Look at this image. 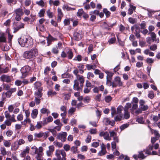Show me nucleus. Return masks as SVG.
Wrapping results in <instances>:
<instances>
[{
  "instance_id": "nucleus-1",
  "label": "nucleus",
  "mask_w": 160,
  "mask_h": 160,
  "mask_svg": "<svg viewBox=\"0 0 160 160\" xmlns=\"http://www.w3.org/2000/svg\"><path fill=\"white\" fill-rule=\"evenodd\" d=\"M19 44L22 47L30 48L33 45L32 39L25 36L21 37L18 39Z\"/></svg>"
},
{
  "instance_id": "nucleus-2",
  "label": "nucleus",
  "mask_w": 160,
  "mask_h": 160,
  "mask_svg": "<svg viewBox=\"0 0 160 160\" xmlns=\"http://www.w3.org/2000/svg\"><path fill=\"white\" fill-rule=\"evenodd\" d=\"M84 79L82 76H78L77 78L74 81V90L77 91L82 90Z\"/></svg>"
},
{
  "instance_id": "nucleus-3",
  "label": "nucleus",
  "mask_w": 160,
  "mask_h": 160,
  "mask_svg": "<svg viewBox=\"0 0 160 160\" xmlns=\"http://www.w3.org/2000/svg\"><path fill=\"white\" fill-rule=\"evenodd\" d=\"M38 54V51L35 48H33L29 51H25L23 53L24 58L28 59H32L35 57Z\"/></svg>"
},
{
  "instance_id": "nucleus-4",
  "label": "nucleus",
  "mask_w": 160,
  "mask_h": 160,
  "mask_svg": "<svg viewBox=\"0 0 160 160\" xmlns=\"http://www.w3.org/2000/svg\"><path fill=\"white\" fill-rule=\"evenodd\" d=\"M159 146V144L158 143H156L155 144H152V145H149L148 147L146 149L145 151V154L148 155H157L158 153L157 152L152 151V152L151 151L152 150L153 148L155 149H157Z\"/></svg>"
},
{
  "instance_id": "nucleus-5",
  "label": "nucleus",
  "mask_w": 160,
  "mask_h": 160,
  "mask_svg": "<svg viewBox=\"0 0 160 160\" xmlns=\"http://www.w3.org/2000/svg\"><path fill=\"white\" fill-rule=\"evenodd\" d=\"M55 155L56 158H54L53 160H66V154L63 149L56 150Z\"/></svg>"
},
{
  "instance_id": "nucleus-6",
  "label": "nucleus",
  "mask_w": 160,
  "mask_h": 160,
  "mask_svg": "<svg viewBox=\"0 0 160 160\" xmlns=\"http://www.w3.org/2000/svg\"><path fill=\"white\" fill-rule=\"evenodd\" d=\"M34 93V101L37 105H39L41 102V100L42 99V97L43 93L42 90L39 89V90H35Z\"/></svg>"
},
{
  "instance_id": "nucleus-7",
  "label": "nucleus",
  "mask_w": 160,
  "mask_h": 160,
  "mask_svg": "<svg viewBox=\"0 0 160 160\" xmlns=\"http://www.w3.org/2000/svg\"><path fill=\"white\" fill-rule=\"evenodd\" d=\"M31 69V67L28 65L25 66L22 68L20 70L22 74L21 78H24L28 75Z\"/></svg>"
},
{
  "instance_id": "nucleus-8",
  "label": "nucleus",
  "mask_w": 160,
  "mask_h": 160,
  "mask_svg": "<svg viewBox=\"0 0 160 160\" xmlns=\"http://www.w3.org/2000/svg\"><path fill=\"white\" fill-rule=\"evenodd\" d=\"M123 85L122 82L119 76L116 77L112 81V88H116L117 86L121 87Z\"/></svg>"
},
{
  "instance_id": "nucleus-9",
  "label": "nucleus",
  "mask_w": 160,
  "mask_h": 160,
  "mask_svg": "<svg viewBox=\"0 0 160 160\" xmlns=\"http://www.w3.org/2000/svg\"><path fill=\"white\" fill-rule=\"evenodd\" d=\"M12 78V76L6 74H3L0 77V80L1 81L7 83L10 82Z\"/></svg>"
},
{
  "instance_id": "nucleus-10",
  "label": "nucleus",
  "mask_w": 160,
  "mask_h": 160,
  "mask_svg": "<svg viewBox=\"0 0 160 160\" xmlns=\"http://www.w3.org/2000/svg\"><path fill=\"white\" fill-rule=\"evenodd\" d=\"M67 133L65 132H62L59 133L57 136V138L64 142L66 140Z\"/></svg>"
},
{
  "instance_id": "nucleus-11",
  "label": "nucleus",
  "mask_w": 160,
  "mask_h": 160,
  "mask_svg": "<svg viewBox=\"0 0 160 160\" xmlns=\"http://www.w3.org/2000/svg\"><path fill=\"white\" fill-rule=\"evenodd\" d=\"M152 133L155 136V137L151 138V142L152 144H154L159 138L160 136L157 131H154L153 132H152Z\"/></svg>"
},
{
  "instance_id": "nucleus-12",
  "label": "nucleus",
  "mask_w": 160,
  "mask_h": 160,
  "mask_svg": "<svg viewBox=\"0 0 160 160\" xmlns=\"http://www.w3.org/2000/svg\"><path fill=\"white\" fill-rule=\"evenodd\" d=\"M75 40L78 41L81 39L82 37V31H79L75 32L73 34Z\"/></svg>"
},
{
  "instance_id": "nucleus-13",
  "label": "nucleus",
  "mask_w": 160,
  "mask_h": 160,
  "mask_svg": "<svg viewBox=\"0 0 160 160\" xmlns=\"http://www.w3.org/2000/svg\"><path fill=\"white\" fill-rule=\"evenodd\" d=\"M103 122L106 125H110L112 126L115 124V122L114 120H110L108 118H105L103 119Z\"/></svg>"
},
{
  "instance_id": "nucleus-14",
  "label": "nucleus",
  "mask_w": 160,
  "mask_h": 160,
  "mask_svg": "<svg viewBox=\"0 0 160 160\" xmlns=\"http://www.w3.org/2000/svg\"><path fill=\"white\" fill-rule=\"evenodd\" d=\"M100 135L104 137V138L106 140L110 141L111 139L109 136V132H102L100 133Z\"/></svg>"
},
{
  "instance_id": "nucleus-15",
  "label": "nucleus",
  "mask_w": 160,
  "mask_h": 160,
  "mask_svg": "<svg viewBox=\"0 0 160 160\" xmlns=\"http://www.w3.org/2000/svg\"><path fill=\"white\" fill-rule=\"evenodd\" d=\"M30 150V148L28 146H27L26 148L23 150L20 154V156L21 158H24L26 156V154L29 153Z\"/></svg>"
},
{
  "instance_id": "nucleus-16",
  "label": "nucleus",
  "mask_w": 160,
  "mask_h": 160,
  "mask_svg": "<svg viewBox=\"0 0 160 160\" xmlns=\"http://www.w3.org/2000/svg\"><path fill=\"white\" fill-rule=\"evenodd\" d=\"M49 150L46 151V154L48 156H50L54 150V147L51 145L49 147Z\"/></svg>"
},
{
  "instance_id": "nucleus-17",
  "label": "nucleus",
  "mask_w": 160,
  "mask_h": 160,
  "mask_svg": "<svg viewBox=\"0 0 160 160\" xmlns=\"http://www.w3.org/2000/svg\"><path fill=\"white\" fill-rule=\"evenodd\" d=\"M42 84L39 82H36L34 83V89L35 90H39V89L43 90V88L41 87Z\"/></svg>"
},
{
  "instance_id": "nucleus-18",
  "label": "nucleus",
  "mask_w": 160,
  "mask_h": 160,
  "mask_svg": "<svg viewBox=\"0 0 160 160\" xmlns=\"http://www.w3.org/2000/svg\"><path fill=\"white\" fill-rule=\"evenodd\" d=\"M35 136L36 137L40 138L43 136L44 138H46L47 137V133L45 132L44 133L40 132L38 133H35Z\"/></svg>"
},
{
  "instance_id": "nucleus-19",
  "label": "nucleus",
  "mask_w": 160,
  "mask_h": 160,
  "mask_svg": "<svg viewBox=\"0 0 160 160\" xmlns=\"http://www.w3.org/2000/svg\"><path fill=\"white\" fill-rule=\"evenodd\" d=\"M14 12L16 15H19L22 16L23 14V12L21 8H18L16 9L14 11Z\"/></svg>"
},
{
  "instance_id": "nucleus-20",
  "label": "nucleus",
  "mask_w": 160,
  "mask_h": 160,
  "mask_svg": "<svg viewBox=\"0 0 160 160\" xmlns=\"http://www.w3.org/2000/svg\"><path fill=\"white\" fill-rule=\"evenodd\" d=\"M38 113V110L37 109H35L33 110L31 114V116L33 119H35L37 117Z\"/></svg>"
},
{
  "instance_id": "nucleus-21",
  "label": "nucleus",
  "mask_w": 160,
  "mask_h": 160,
  "mask_svg": "<svg viewBox=\"0 0 160 160\" xmlns=\"http://www.w3.org/2000/svg\"><path fill=\"white\" fill-rule=\"evenodd\" d=\"M129 7L130 8L128 9V14L131 15L133 13V11L135 10L136 7L131 4H129Z\"/></svg>"
},
{
  "instance_id": "nucleus-22",
  "label": "nucleus",
  "mask_w": 160,
  "mask_h": 160,
  "mask_svg": "<svg viewBox=\"0 0 160 160\" xmlns=\"http://www.w3.org/2000/svg\"><path fill=\"white\" fill-rule=\"evenodd\" d=\"M30 151V154L34 155L37 153L38 148L35 146H32L31 148Z\"/></svg>"
},
{
  "instance_id": "nucleus-23",
  "label": "nucleus",
  "mask_w": 160,
  "mask_h": 160,
  "mask_svg": "<svg viewBox=\"0 0 160 160\" xmlns=\"http://www.w3.org/2000/svg\"><path fill=\"white\" fill-rule=\"evenodd\" d=\"M45 125L44 124L43 121H39L37 122V124L35 125L36 128L38 129H40L43 126Z\"/></svg>"
},
{
  "instance_id": "nucleus-24",
  "label": "nucleus",
  "mask_w": 160,
  "mask_h": 160,
  "mask_svg": "<svg viewBox=\"0 0 160 160\" xmlns=\"http://www.w3.org/2000/svg\"><path fill=\"white\" fill-rule=\"evenodd\" d=\"M111 35L112 36V37L110 38L108 41V42L109 45L114 44L116 40L114 34L112 33L111 34Z\"/></svg>"
},
{
  "instance_id": "nucleus-25",
  "label": "nucleus",
  "mask_w": 160,
  "mask_h": 160,
  "mask_svg": "<svg viewBox=\"0 0 160 160\" xmlns=\"http://www.w3.org/2000/svg\"><path fill=\"white\" fill-rule=\"evenodd\" d=\"M52 120L53 118L51 116H50L48 118H44L43 121L44 122V124L46 125L48 123L52 121Z\"/></svg>"
},
{
  "instance_id": "nucleus-26",
  "label": "nucleus",
  "mask_w": 160,
  "mask_h": 160,
  "mask_svg": "<svg viewBox=\"0 0 160 160\" xmlns=\"http://www.w3.org/2000/svg\"><path fill=\"white\" fill-rule=\"evenodd\" d=\"M48 45L49 46L51 43L52 41L56 40V39L52 37L49 34L48 37L47 38Z\"/></svg>"
},
{
  "instance_id": "nucleus-27",
  "label": "nucleus",
  "mask_w": 160,
  "mask_h": 160,
  "mask_svg": "<svg viewBox=\"0 0 160 160\" xmlns=\"http://www.w3.org/2000/svg\"><path fill=\"white\" fill-rule=\"evenodd\" d=\"M145 150H144L143 151H141L139 152V154L138 155V157H139V158L143 159L146 158V156H145L143 153V152H144L145 153Z\"/></svg>"
},
{
  "instance_id": "nucleus-28",
  "label": "nucleus",
  "mask_w": 160,
  "mask_h": 160,
  "mask_svg": "<svg viewBox=\"0 0 160 160\" xmlns=\"http://www.w3.org/2000/svg\"><path fill=\"white\" fill-rule=\"evenodd\" d=\"M62 9H66L67 11H72L75 9V8H72L67 5H64L62 6Z\"/></svg>"
},
{
  "instance_id": "nucleus-29",
  "label": "nucleus",
  "mask_w": 160,
  "mask_h": 160,
  "mask_svg": "<svg viewBox=\"0 0 160 160\" xmlns=\"http://www.w3.org/2000/svg\"><path fill=\"white\" fill-rule=\"evenodd\" d=\"M151 36V38H152V42L156 41V35L154 32H151L149 34Z\"/></svg>"
},
{
  "instance_id": "nucleus-30",
  "label": "nucleus",
  "mask_w": 160,
  "mask_h": 160,
  "mask_svg": "<svg viewBox=\"0 0 160 160\" xmlns=\"http://www.w3.org/2000/svg\"><path fill=\"white\" fill-rule=\"evenodd\" d=\"M41 112L43 114H48L50 113V112L49 110L46 108H42L40 110Z\"/></svg>"
},
{
  "instance_id": "nucleus-31",
  "label": "nucleus",
  "mask_w": 160,
  "mask_h": 160,
  "mask_svg": "<svg viewBox=\"0 0 160 160\" xmlns=\"http://www.w3.org/2000/svg\"><path fill=\"white\" fill-rule=\"evenodd\" d=\"M134 29H135V34L137 33H140V29L138 26H135V27H132L131 30L132 31L134 30Z\"/></svg>"
},
{
  "instance_id": "nucleus-32",
  "label": "nucleus",
  "mask_w": 160,
  "mask_h": 160,
  "mask_svg": "<svg viewBox=\"0 0 160 160\" xmlns=\"http://www.w3.org/2000/svg\"><path fill=\"white\" fill-rule=\"evenodd\" d=\"M11 144L10 140L4 141L3 145L6 147H9L11 146Z\"/></svg>"
},
{
  "instance_id": "nucleus-33",
  "label": "nucleus",
  "mask_w": 160,
  "mask_h": 160,
  "mask_svg": "<svg viewBox=\"0 0 160 160\" xmlns=\"http://www.w3.org/2000/svg\"><path fill=\"white\" fill-rule=\"evenodd\" d=\"M43 155V154H42L37 153L35 158L37 160H46L45 159H43V158L42 157Z\"/></svg>"
},
{
  "instance_id": "nucleus-34",
  "label": "nucleus",
  "mask_w": 160,
  "mask_h": 160,
  "mask_svg": "<svg viewBox=\"0 0 160 160\" xmlns=\"http://www.w3.org/2000/svg\"><path fill=\"white\" fill-rule=\"evenodd\" d=\"M68 58L69 59H71L73 56V53L71 50H69L67 52Z\"/></svg>"
},
{
  "instance_id": "nucleus-35",
  "label": "nucleus",
  "mask_w": 160,
  "mask_h": 160,
  "mask_svg": "<svg viewBox=\"0 0 160 160\" xmlns=\"http://www.w3.org/2000/svg\"><path fill=\"white\" fill-rule=\"evenodd\" d=\"M9 70L8 67H6L5 68H3L1 67V74L7 73Z\"/></svg>"
},
{
  "instance_id": "nucleus-36",
  "label": "nucleus",
  "mask_w": 160,
  "mask_h": 160,
  "mask_svg": "<svg viewBox=\"0 0 160 160\" xmlns=\"http://www.w3.org/2000/svg\"><path fill=\"white\" fill-rule=\"evenodd\" d=\"M124 118L126 119L129 118L130 116V113L128 111L124 110Z\"/></svg>"
},
{
  "instance_id": "nucleus-37",
  "label": "nucleus",
  "mask_w": 160,
  "mask_h": 160,
  "mask_svg": "<svg viewBox=\"0 0 160 160\" xmlns=\"http://www.w3.org/2000/svg\"><path fill=\"white\" fill-rule=\"evenodd\" d=\"M132 108L131 109V113H134V110L136 109L138 107V105L137 104L132 103Z\"/></svg>"
},
{
  "instance_id": "nucleus-38",
  "label": "nucleus",
  "mask_w": 160,
  "mask_h": 160,
  "mask_svg": "<svg viewBox=\"0 0 160 160\" xmlns=\"http://www.w3.org/2000/svg\"><path fill=\"white\" fill-rule=\"evenodd\" d=\"M105 73L107 74L106 78H111L113 76L114 73L108 71L105 72Z\"/></svg>"
},
{
  "instance_id": "nucleus-39",
  "label": "nucleus",
  "mask_w": 160,
  "mask_h": 160,
  "mask_svg": "<svg viewBox=\"0 0 160 160\" xmlns=\"http://www.w3.org/2000/svg\"><path fill=\"white\" fill-rule=\"evenodd\" d=\"M107 78L106 84L109 87L112 86V82H111V78Z\"/></svg>"
},
{
  "instance_id": "nucleus-40",
  "label": "nucleus",
  "mask_w": 160,
  "mask_h": 160,
  "mask_svg": "<svg viewBox=\"0 0 160 160\" xmlns=\"http://www.w3.org/2000/svg\"><path fill=\"white\" fill-rule=\"evenodd\" d=\"M76 108L71 107L68 110V113L70 115H72L76 111Z\"/></svg>"
},
{
  "instance_id": "nucleus-41",
  "label": "nucleus",
  "mask_w": 160,
  "mask_h": 160,
  "mask_svg": "<svg viewBox=\"0 0 160 160\" xmlns=\"http://www.w3.org/2000/svg\"><path fill=\"white\" fill-rule=\"evenodd\" d=\"M19 147V146L18 144H17L16 142L14 143L13 145H12L11 147V150H16Z\"/></svg>"
},
{
  "instance_id": "nucleus-42",
  "label": "nucleus",
  "mask_w": 160,
  "mask_h": 160,
  "mask_svg": "<svg viewBox=\"0 0 160 160\" xmlns=\"http://www.w3.org/2000/svg\"><path fill=\"white\" fill-rule=\"evenodd\" d=\"M45 11V9L43 8L40 10L38 13L39 16L40 17H42L44 16Z\"/></svg>"
},
{
  "instance_id": "nucleus-43",
  "label": "nucleus",
  "mask_w": 160,
  "mask_h": 160,
  "mask_svg": "<svg viewBox=\"0 0 160 160\" xmlns=\"http://www.w3.org/2000/svg\"><path fill=\"white\" fill-rule=\"evenodd\" d=\"M103 12L105 14V15L107 17H109L111 14L110 12L106 8H104L103 9Z\"/></svg>"
},
{
  "instance_id": "nucleus-44",
  "label": "nucleus",
  "mask_w": 160,
  "mask_h": 160,
  "mask_svg": "<svg viewBox=\"0 0 160 160\" xmlns=\"http://www.w3.org/2000/svg\"><path fill=\"white\" fill-rule=\"evenodd\" d=\"M107 151L106 149H101L98 153V155L99 156H102L106 154Z\"/></svg>"
},
{
  "instance_id": "nucleus-45",
  "label": "nucleus",
  "mask_w": 160,
  "mask_h": 160,
  "mask_svg": "<svg viewBox=\"0 0 160 160\" xmlns=\"http://www.w3.org/2000/svg\"><path fill=\"white\" fill-rule=\"evenodd\" d=\"M30 119L29 118H26V119L23 121L21 122V123L22 125H25L27 123H30Z\"/></svg>"
},
{
  "instance_id": "nucleus-46",
  "label": "nucleus",
  "mask_w": 160,
  "mask_h": 160,
  "mask_svg": "<svg viewBox=\"0 0 160 160\" xmlns=\"http://www.w3.org/2000/svg\"><path fill=\"white\" fill-rule=\"evenodd\" d=\"M0 151L1 154L3 156L6 155L7 154V152L5 148L3 147H1L0 148Z\"/></svg>"
},
{
  "instance_id": "nucleus-47",
  "label": "nucleus",
  "mask_w": 160,
  "mask_h": 160,
  "mask_svg": "<svg viewBox=\"0 0 160 160\" xmlns=\"http://www.w3.org/2000/svg\"><path fill=\"white\" fill-rule=\"evenodd\" d=\"M17 142L19 146L22 145L23 144L25 143V142L23 139H21L18 140Z\"/></svg>"
},
{
  "instance_id": "nucleus-48",
  "label": "nucleus",
  "mask_w": 160,
  "mask_h": 160,
  "mask_svg": "<svg viewBox=\"0 0 160 160\" xmlns=\"http://www.w3.org/2000/svg\"><path fill=\"white\" fill-rule=\"evenodd\" d=\"M118 114L114 117V120L116 121H120L122 120V116L120 114Z\"/></svg>"
},
{
  "instance_id": "nucleus-49",
  "label": "nucleus",
  "mask_w": 160,
  "mask_h": 160,
  "mask_svg": "<svg viewBox=\"0 0 160 160\" xmlns=\"http://www.w3.org/2000/svg\"><path fill=\"white\" fill-rule=\"evenodd\" d=\"M36 4L42 7H43L44 6V3L43 1L42 0H40L39 1H37L36 2Z\"/></svg>"
},
{
  "instance_id": "nucleus-50",
  "label": "nucleus",
  "mask_w": 160,
  "mask_h": 160,
  "mask_svg": "<svg viewBox=\"0 0 160 160\" xmlns=\"http://www.w3.org/2000/svg\"><path fill=\"white\" fill-rule=\"evenodd\" d=\"M123 109V107L122 106H119L117 108V113L118 114H120L121 113V112Z\"/></svg>"
},
{
  "instance_id": "nucleus-51",
  "label": "nucleus",
  "mask_w": 160,
  "mask_h": 160,
  "mask_svg": "<svg viewBox=\"0 0 160 160\" xmlns=\"http://www.w3.org/2000/svg\"><path fill=\"white\" fill-rule=\"evenodd\" d=\"M104 99L106 102H109L112 100V98L110 96L108 95L105 97Z\"/></svg>"
},
{
  "instance_id": "nucleus-52",
  "label": "nucleus",
  "mask_w": 160,
  "mask_h": 160,
  "mask_svg": "<svg viewBox=\"0 0 160 160\" xmlns=\"http://www.w3.org/2000/svg\"><path fill=\"white\" fill-rule=\"evenodd\" d=\"M12 122L9 119H6L4 122V123L6 126H10Z\"/></svg>"
},
{
  "instance_id": "nucleus-53",
  "label": "nucleus",
  "mask_w": 160,
  "mask_h": 160,
  "mask_svg": "<svg viewBox=\"0 0 160 160\" xmlns=\"http://www.w3.org/2000/svg\"><path fill=\"white\" fill-rule=\"evenodd\" d=\"M111 116L113 117L114 115L116 114V108L114 107H112L111 109Z\"/></svg>"
},
{
  "instance_id": "nucleus-54",
  "label": "nucleus",
  "mask_w": 160,
  "mask_h": 160,
  "mask_svg": "<svg viewBox=\"0 0 160 160\" xmlns=\"http://www.w3.org/2000/svg\"><path fill=\"white\" fill-rule=\"evenodd\" d=\"M70 146L68 144H66L63 146L64 150L66 152L68 151L70 149Z\"/></svg>"
},
{
  "instance_id": "nucleus-55",
  "label": "nucleus",
  "mask_w": 160,
  "mask_h": 160,
  "mask_svg": "<svg viewBox=\"0 0 160 160\" xmlns=\"http://www.w3.org/2000/svg\"><path fill=\"white\" fill-rule=\"evenodd\" d=\"M157 46L156 44H153L149 47L150 49L152 51H155L157 49Z\"/></svg>"
},
{
  "instance_id": "nucleus-56",
  "label": "nucleus",
  "mask_w": 160,
  "mask_h": 160,
  "mask_svg": "<svg viewBox=\"0 0 160 160\" xmlns=\"http://www.w3.org/2000/svg\"><path fill=\"white\" fill-rule=\"evenodd\" d=\"M137 121L138 123L141 124L143 123L144 122L143 118L141 117L138 118L137 119Z\"/></svg>"
},
{
  "instance_id": "nucleus-57",
  "label": "nucleus",
  "mask_w": 160,
  "mask_h": 160,
  "mask_svg": "<svg viewBox=\"0 0 160 160\" xmlns=\"http://www.w3.org/2000/svg\"><path fill=\"white\" fill-rule=\"evenodd\" d=\"M132 106L131 103H126L124 109V110L128 111V109Z\"/></svg>"
},
{
  "instance_id": "nucleus-58",
  "label": "nucleus",
  "mask_w": 160,
  "mask_h": 160,
  "mask_svg": "<svg viewBox=\"0 0 160 160\" xmlns=\"http://www.w3.org/2000/svg\"><path fill=\"white\" fill-rule=\"evenodd\" d=\"M91 89V88H88L86 86H85L84 90H83V92L84 93H88L90 92Z\"/></svg>"
},
{
  "instance_id": "nucleus-59",
  "label": "nucleus",
  "mask_w": 160,
  "mask_h": 160,
  "mask_svg": "<svg viewBox=\"0 0 160 160\" xmlns=\"http://www.w3.org/2000/svg\"><path fill=\"white\" fill-rule=\"evenodd\" d=\"M6 40V38L4 34H2L1 36H0V42H5Z\"/></svg>"
},
{
  "instance_id": "nucleus-60",
  "label": "nucleus",
  "mask_w": 160,
  "mask_h": 160,
  "mask_svg": "<svg viewBox=\"0 0 160 160\" xmlns=\"http://www.w3.org/2000/svg\"><path fill=\"white\" fill-rule=\"evenodd\" d=\"M47 14L49 18H51L53 17V13L50 11V9H48L47 11Z\"/></svg>"
},
{
  "instance_id": "nucleus-61",
  "label": "nucleus",
  "mask_w": 160,
  "mask_h": 160,
  "mask_svg": "<svg viewBox=\"0 0 160 160\" xmlns=\"http://www.w3.org/2000/svg\"><path fill=\"white\" fill-rule=\"evenodd\" d=\"M52 52L54 54H57L59 52V51L57 47H54L52 48Z\"/></svg>"
},
{
  "instance_id": "nucleus-62",
  "label": "nucleus",
  "mask_w": 160,
  "mask_h": 160,
  "mask_svg": "<svg viewBox=\"0 0 160 160\" xmlns=\"http://www.w3.org/2000/svg\"><path fill=\"white\" fill-rule=\"evenodd\" d=\"M54 145L59 148H60L62 147V144L61 142H55Z\"/></svg>"
},
{
  "instance_id": "nucleus-63",
  "label": "nucleus",
  "mask_w": 160,
  "mask_h": 160,
  "mask_svg": "<svg viewBox=\"0 0 160 160\" xmlns=\"http://www.w3.org/2000/svg\"><path fill=\"white\" fill-rule=\"evenodd\" d=\"M64 99L66 100L69 99L71 97V94L70 93L65 94L63 95Z\"/></svg>"
},
{
  "instance_id": "nucleus-64",
  "label": "nucleus",
  "mask_w": 160,
  "mask_h": 160,
  "mask_svg": "<svg viewBox=\"0 0 160 160\" xmlns=\"http://www.w3.org/2000/svg\"><path fill=\"white\" fill-rule=\"evenodd\" d=\"M82 57L81 55H78L76 57L73 59L74 60H77L80 62L82 60Z\"/></svg>"
}]
</instances>
